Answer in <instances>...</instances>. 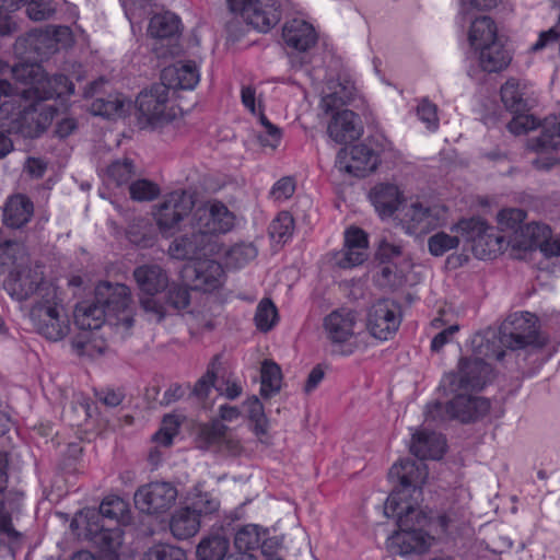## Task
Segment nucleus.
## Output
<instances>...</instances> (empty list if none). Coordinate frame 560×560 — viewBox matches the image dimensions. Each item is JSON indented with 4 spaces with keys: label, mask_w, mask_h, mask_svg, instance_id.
I'll return each instance as SVG.
<instances>
[{
    "label": "nucleus",
    "mask_w": 560,
    "mask_h": 560,
    "mask_svg": "<svg viewBox=\"0 0 560 560\" xmlns=\"http://www.w3.org/2000/svg\"><path fill=\"white\" fill-rule=\"evenodd\" d=\"M38 293L39 301L33 302L28 313L33 328L48 340L63 339L70 331V320L58 288L45 287Z\"/></svg>",
    "instance_id": "3"
},
{
    "label": "nucleus",
    "mask_w": 560,
    "mask_h": 560,
    "mask_svg": "<svg viewBox=\"0 0 560 560\" xmlns=\"http://www.w3.org/2000/svg\"><path fill=\"white\" fill-rule=\"evenodd\" d=\"M278 319V311L275 304L269 299H264L259 302L256 314L255 323L260 331H269Z\"/></svg>",
    "instance_id": "49"
},
{
    "label": "nucleus",
    "mask_w": 560,
    "mask_h": 560,
    "mask_svg": "<svg viewBox=\"0 0 560 560\" xmlns=\"http://www.w3.org/2000/svg\"><path fill=\"white\" fill-rule=\"evenodd\" d=\"M33 214V201L23 194H15L4 202L2 222L8 229L21 230L31 221Z\"/></svg>",
    "instance_id": "19"
},
{
    "label": "nucleus",
    "mask_w": 560,
    "mask_h": 560,
    "mask_svg": "<svg viewBox=\"0 0 560 560\" xmlns=\"http://www.w3.org/2000/svg\"><path fill=\"white\" fill-rule=\"evenodd\" d=\"M135 174V164L130 159H122L114 161L107 167L108 180L114 183L116 186H121L129 183L130 178Z\"/></svg>",
    "instance_id": "50"
},
{
    "label": "nucleus",
    "mask_w": 560,
    "mask_h": 560,
    "mask_svg": "<svg viewBox=\"0 0 560 560\" xmlns=\"http://www.w3.org/2000/svg\"><path fill=\"white\" fill-rule=\"evenodd\" d=\"M359 117L349 109L337 112L328 125V133L337 143L352 141L361 136Z\"/></svg>",
    "instance_id": "26"
},
{
    "label": "nucleus",
    "mask_w": 560,
    "mask_h": 560,
    "mask_svg": "<svg viewBox=\"0 0 560 560\" xmlns=\"http://www.w3.org/2000/svg\"><path fill=\"white\" fill-rule=\"evenodd\" d=\"M128 503L117 497H106L100 505V515L108 521H115L119 526L128 517Z\"/></svg>",
    "instance_id": "46"
},
{
    "label": "nucleus",
    "mask_w": 560,
    "mask_h": 560,
    "mask_svg": "<svg viewBox=\"0 0 560 560\" xmlns=\"http://www.w3.org/2000/svg\"><path fill=\"white\" fill-rule=\"evenodd\" d=\"M220 502L209 492H203L199 487H195L191 492L190 508L200 518L202 515L215 513L219 510Z\"/></svg>",
    "instance_id": "47"
},
{
    "label": "nucleus",
    "mask_w": 560,
    "mask_h": 560,
    "mask_svg": "<svg viewBox=\"0 0 560 560\" xmlns=\"http://www.w3.org/2000/svg\"><path fill=\"white\" fill-rule=\"evenodd\" d=\"M228 5L261 33L269 32L281 19V8L276 0H228Z\"/></svg>",
    "instance_id": "11"
},
{
    "label": "nucleus",
    "mask_w": 560,
    "mask_h": 560,
    "mask_svg": "<svg viewBox=\"0 0 560 560\" xmlns=\"http://www.w3.org/2000/svg\"><path fill=\"white\" fill-rule=\"evenodd\" d=\"M14 77L30 84L21 89L37 102L69 96L74 92V84L65 74L47 75L38 65H21L13 69Z\"/></svg>",
    "instance_id": "4"
},
{
    "label": "nucleus",
    "mask_w": 560,
    "mask_h": 560,
    "mask_svg": "<svg viewBox=\"0 0 560 560\" xmlns=\"http://www.w3.org/2000/svg\"><path fill=\"white\" fill-rule=\"evenodd\" d=\"M129 194L136 201H151L160 195V187L149 179H138L129 185Z\"/></svg>",
    "instance_id": "54"
},
{
    "label": "nucleus",
    "mask_w": 560,
    "mask_h": 560,
    "mask_svg": "<svg viewBox=\"0 0 560 560\" xmlns=\"http://www.w3.org/2000/svg\"><path fill=\"white\" fill-rule=\"evenodd\" d=\"M166 299L167 304L175 310H184L189 305L190 302L188 289L179 284H172L168 287Z\"/></svg>",
    "instance_id": "63"
},
{
    "label": "nucleus",
    "mask_w": 560,
    "mask_h": 560,
    "mask_svg": "<svg viewBox=\"0 0 560 560\" xmlns=\"http://www.w3.org/2000/svg\"><path fill=\"white\" fill-rule=\"evenodd\" d=\"M526 219V212L518 208L502 209L498 213V222L502 230L517 232Z\"/></svg>",
    "instance_id": "55"
},
{
    "label": "nucleus",
    "mask_w": 560,
    "mask_h": 560,
    "mask_svg": "<svg viewBox=\"0 0 560 560\" xmlns=\"http://www.w3.org/2000/svg\"><path fill=\"white\" fill-rule=\"evenodd\" d=\"M501 329H488L483 334L476 335L471 345L476 358L502 360L505 355V345L503 342Z\"/></svg>",
    "instance_id": "29"
},
{
    "label": "nucleus",
    "mask_w": 560,
    "mask_h": 560,
    "mask_svg": "<svg viewBox=\"0 0 560 560\" xmlns=\"http://www.w3.org/2000/svg\"><path fill=\"white\" fill-rule=\"evenodd\" d=\"M162 79L168 90H192L198 84L200 74L194 61H178L163 70Z\"/></svg>",
    "instance_id": "23"
},
{
    "label": "nucleus",
    "mask_w": 560,
    "mask_h": 560,
    "mask_svg": "<svg viewBox=\"0 0 560 560\" xmlns=\"http://www.w3.org/2000/svg\"><path fill=\"white\" fill-rule=\"evenodd\" d=\"M446 221L447 209L439 203L413 201L400 210V222L408 234H427Z\"/></svg>",
    "instance_id": "8"
},
{
    "label": "nucleus",
    "mask_w": 560,
    "mask_h": 560,
    "mask_svg": "<svg viewBox=\"0 0 560 560\" xmlns=\"http://www.w3.org/2000/svg\"><path fill=\"white\" fill-rule=\"evenodd\" d=\"M27 261V253L23 243L7 240L0 244V266L15 270Z\"/></svg>",
    "instance_id": "42"
},
{
    "label": "nucleus",
    "mask_w": 560,
    "mask_h": 560,
    "mask_svg": "<svg viewBox=\"0 0 560 560\" xmlns=\"http://www.w3.org/2000/svg\"><path fill=\"white\" fill-rule=\"evenodd\" d=\"M195 194L187 190H174L167 194L156 207L154 218L160 232L168 236L192 211Z\"/></svg>",
    "instance_id": "10"
},
{
    "label": "nucleus",
    "mask_w": 560,
    "mask_h": 560,
    "mask_svg": "<svg viewBox=\"0 0 560 560\" xmlns=\"http://www.w3.org/2000/svg\"><path fill=\"white\" fill-rule=\"evenodd\" d=\"M94 299L107 313L118 314L125 311L130 303V290L122 283L101 282L95 288Z\"/></svg>",
    "instance_id": "21"
},
{
    "label": "nucleus",
    "mask_w": 560,
    "mask_h": 560,
    "mask_svg": "<svg viewBox=\"0 0 560 560\" xmlns=\"http://www.w3.org/2000/svg\"><path fill=\"white\" fill-rule=\"evenodd\" d=\"M168 255L177 260H199L220 253L218 241L206 238L199 231L175 238L168 246Z\"/></svg>",
    "instance_id": "15"
},
{
    "label": "nucleus",
    "mask_w": 560,
    "mask_h": 560,
    "mask_svg": "<svg viewBox=\"0 0 560 560\" xmlns=\"http://www.w3.org/2000/svg\"><path fill=\"white\" fill-rule=\"evenodd\" d=\"M478 50L479 65L486 72H499L505 69L512 59L510 52L500 42L492 43V45H487Z\"/></svg>",
    "instance_id": "36"
},
{
    "label": "nucleus",
    "mask_w": 560,
    "mask_h": 560,
    "mask_svg": "<svg viewBox=\"0 0 560 560\" xmlns=\"http://www.w3.org/2000/svg\"><path fill=\"white\" fill-rule=\"evenodd\" d=\"M459 245L457 235H450L445 232H438L428 241L429 252L433 256H442L446 252L456 248Z\"/></svg>",
    "instance_id": "53"
},
{
    "label": "nucleus",
    "mask_w": 560,
    "mask_h": 560,
    "mask_svg": "<svg viewBox=\"0 0 560 560\" xmlns=\"http://www.w3.org/2000/svg\"><path fill=\"white\" fill-rule=\"evenodd\" d=\"M73 348L77 349L80 355L94 357L95 354H103L106 345L103 340L92 338V334L82 335L74 338L72 341Z\"/></svg>",
    "instance_id": "56"
},
{
    "label": "nucleus",
    "mask_w": 560,
    "mask_h": 560,
    "mask_svg": "<svg viewBox=\"0 0 560 560\" xmlns=\"http://www.w3.org/2000/svg\"><path fill=\"white\" fill-rule=\"evenodd\" d=\"M268 529L255 524H247L240 527L234 537V545L241 553H248L259 547L266 552Z\"/></svg>",
    "instance_id": "33"
},
{
    "label": "nucleus",
    "mask_w": 560,
    "mask_h": 560,
    "mask_svg": "<svg viewBox=\"0 0 560 560\" xmlns=\"http://www.w3.org/2000/svg\"><path fill=\"white\" fill-rule=\"evenodd\" d=\"M452 232L460 233L466 242L471 243V250L479 259H490L501 250L503 236L480 219H464L452 228Z\"/></svg>",
    "instance_id": "9"
},
{
    "label": "nucleus",
    "mask_w": 560,
    "mask_h": 560,
    "mask_svg": "<svg viewBox=\"0 0 560 560\" xmlns=\"http://www.w3.org/2000/svg\"><path fill=\"white\" fill-rule=\"evenodd\" d=\"M491 366L482 358H462L458 371L444 375L440 389L448 393L480 390L489 381Z\"/></svg>",
    "instance_id": "6"
},
{
    "label": "nucleus",
    "mask_w": 560,
    "mask_h": 560,
    "mask_svg": "<svg viewBox=\"0 0 560 560\" xmlns=\"http://www.w3.org/2000/svg\"><path fill=\"white\" fill-rule=\"evenodd\" d=\"M177 495V489L171 482H150L136 491L135 503L142 512L159 514L170 510L175 504Z\"/></svg>",
    "instance_id": "13"
},
{
    "label": "nucleus",
    "mask_w": 560,
    "mask_h": 560,
    "mask_svg": "<svg viewBox=\"0 0 560 560\" xmlns=\"http://www.w3.org/2000/svg\"><path fill=\"white\" fill-rule=\"evenodd\" d=\"M556 45L560 46V27H558V24L548 31L541 32L537 42L532 46L530 50L536 52L548 47H553Z\"/></svg>",
    "instance_id": "64"
},
{
    "label": "nucleus",
    "mask_w": 560,
    "mask_h": 560,
    "mask_svg": "<svg viewBox=\"0 0 560 560\" xmlns=\"http://www.w3.org/2000/svg\"><path fill=\"white\" fill-rule=\"evenodd\" d=\"M469 392L459 390L454 394L452 399H462L463 404H457L455 411H463L469 416L467 419H458L459 421L466 423L476 421L482 417H485L490 410V400L485 397L472 396L468 394ZM445 395H451L452 393L444 392Z\"/></svg>",
    "instance_id": "35"
},
{
    "label": "nucleus",
    "mask_w": 560,
    "mask_h": 560,
    "mask_svg": "<svg viewBox=\"0 0 560 560\" xmlns=\"http://www.w3.org/2000/svg\"><path fill=\"white\" fill-rule=\"evenodd\" d=\"M45 287H56L44 281L43 273L30 268H19L11 271V278L8 281V289L12 296L19 301L33 298V302L39 301V291Z\"/></svg>",
    "instance_id": "17"
},
{
    "label": "nucleus",
    "mask_w": 560,
    "mask_h": 560,
    "mask_svg": "<svg viewBox=\"0 0 560 560\" xmlns=\"http://www.w3.org/2000/svg\"><path fill=\"white\" fill-rule=\"evenodd\" d=\"M125 100L120 94L97 97L91 104V112L96 116L114 118L124 113Z\"/></svg>",
    "instance_id": "45"
},
{
    "label": "nucleus",
    "mask_w": 560,
    "mask_h": 560,
    "mask_svg": "<svg viewBox=\"0 0 560 560\" xmlns=\"http://www.w3.org/2000/svg\"><path fill=\"white\" fill-rule=\"evenodd\" d=\"M257 254V248L253 244L241 243L232 246L226 252V257L230 264H233L234 267L240 268L255 259Z\"/></svg>",
    "instance_id": "52"
},
{
    "label": "nucleus",
    "mask_w": 560,
    "mask_h": 560,
    "mask_svg": "<svg viewBox=\"0 0 560 560\" xmlns=\"http://www.w3.org/2000/svg\"><path fill=\"white\" fill-rule=\"evenodd\" d=\"M89 533L93 535L94 541L101 547V549L107 552L106 559L115 557L118 560L117 550L122 545L124 532L120 526L114 527L101 526L100 529H93V524H89Z\"/></svg>",
    "instance_id": "38"
},
{
    "label": "nucleus",
    "mask_w": 560,
    "mask_h": 560,
    "mask_svg": "<svg viewBox=\"0 0 560 560\" xmlns=\"http://www.w3.org/2000/svg\"><path fill=\"white\" fill-rule=\"evenodd\" d=\"M282 37L288 47L298 51L308 50L317 40L313 25L300 19H293L284 24Z\"/></svg>",
    "instance_id": "22"
},
{
    "label": "nucleus",
    "mask_w": 560,
    "mask_h": 560,
    "mask_svg": "<svg viewBox=\"0 0 560 560\" xmlns=\"http://www.w3.org/2000/svg\"><path fill=\"white\" fill-rule=\"evenodd\" d=\"M541 132L538 137L528 139L527 148L530 151L540 153L557 149L560 138V115H550L541 124Z\"/></svg>",
    "instance_id": "30"
},
{
    "label": "nucleus",
    "mask_w": 560,
    "mask_h": 560,
    "mask_svg": "<svg viewBox=\"0 0 560 560\" xmlns=\"http://www.w3.org/2000/svg\"><path fill=\"white\" fill-rule=\"evenodd\" d=\"M144 560H185V552L178 547L159 544L145 552Z\"/></svg>",
    "instance_id": "58"
},
{
    "label": "nucleus",
    "mask_w": 560,
    "mask_h": 560,
    "mask_svg": "<svg viewBox=\"0 0 560 560\" xmlns=\"http://www.w3.org/2000/svg\"><path fill=\"white\" fill-rule=\"evenodd\" d=\"M54 118L51 106L37 102L11 83L0 84V125L23 138L40 137Z\"/></svg>",
    "instance_id": "2"
},
{
    "label": "nucleus",
    "mask_w": 560,
    "mask_h": 560,
    "mask_svg": "<svg viewBox=\"0 0 560 560\" xmlns=\"http://www.w3.org/2000/svg\"><path fill=\"white\" fill-rule=\"evenodd\" d=\"M197 446L203 451H212L228 455H236L241 451L240 441L220 420L201 424L196 438Z\"/></svg>",
    "instance_id": "14"
},
{
    "label": "nucleus",
    "mask_w": 560,
    "mask_h": 560,
    "mask_svg": "<svg viewBox=\"0 0 560 560\" xmlns=\"http://www.w3.org/2000/svg\"><path fill=\"white\" fill-rule=\"evenodd\" d=\"M105 310L96 300L83 301L77 304L73 317L75 326L85 331L100 329L105 322Z\"/></svg>",
    "instance_id": "31"
},
{
    "label": "nucleus",
    "mask_w": 560,
    "mask_h": 560,
    "mask_svg": "<svg viewBox=\"0 0 560 560\" xmlns=\"http://www.w3.org/2000/svg\"><path fill=\"white\" fill-rule=\"evenodd\" d=\"M417 116L427 125L429 130H436L439 128L438 107L435 104L427 98L419 102L417 106Z\"/></svg>",
    "instance_id": "60"
},
{
    "label": "nucleus",
    "mask_w": 560,
    "mask_h": 560,
    "mask_svg": "<svg viewBox=\"0 0 560 560\" xmlns=\"http://www.w3.org/2000/svg\"><path fill=\"white\" fill-rule=\"evenodd\" d=\"M72 43V32L68 26L48 27L34 34V47L36 50L45 48L44 54H54L60 48L70 47Z\"/></svg>",
    "instance_id": "28"
},
{
    "label": "nucleus",
    "mask_w": 560,
    "mask_h": 560,
    "mask_svg": "<svg viewBox=\"0 0 560 560\" xmlns=\"http://www.w3.org/2000/svg\"><path fill=\"white\" fill-rule=\"evenodd\" d=\"M537 322V317L529 312H520L508 316L500 326L505 347L518 350L534 345L538 334Z\"/></svg>",
    "instance_id": "12"
},
{
    "label": "nucleus",
    "mask_w": 560,
    "mask_h": 560,
    "mask_svg": "<svg viewBox=\"0 0 560 560\" xmlns=\"http://www.w3.org/2000/svg\"><path fill=\"white\" fill-rule=\"evenodd\" d=\"M501 100L505 108L513 114L524 113L527 109V102L516 79H510L501 86Z\"/></svg>",
    "instance_id": "43"
},
{
    "label": "nucleus",
    "mask_w": 560,
    "mask_h": 560,
    "mask_svg": "<svg viewBox=\"0 0 560 560\" xmlns=\"http://www.w3.org/2000/svg\"><path fill=\"white\" fill-rule=\"evenodd\" d=\"M540 124L533 115L518 113L508 124V129L511 133L518 136L536 129Z\"/></svg>",
    "instance_id": "61"
},
{
    "label": "nucleus",
    "mask_w": 560,
    "mask_h": 560,
    "mask_svg": "<svg viewBox=\"0 0 560 560\" xmlns=\"http://www.w3.org/2000/svg\"><path fill=\"white\" fill-rule=\"evenodd\" d=\"M244 406L248 412L250 421L255 423V431L257 434H264L267 431V419L264 412V406L257 396L248 398Z\"/></svg>",
    "instance_id": "57"
},
{
    "label": "nucleus",
    "mask_w": 560,
    "mask_h": 560,
    "mask_svg": "<svg viewBox=\"0 0 560 560\" xmlns=\"http://www.w3.org/2000/svg\"><path fill=\"white\" fill-rule=\"evenodd\" d=\"M355 324V314L347 308L332 311L324 319L327 337L334 343L347 342L354 335Z\"/></svg>",
    "instance_id": "20"
},
{
    "label": "nucleus",
    "mask_w": 560,
    "mask_h": 560,
    "mask_svg": "<svg viewBox=\"0 0 560 560\" xmlns=\"http://www.w3.org/2000/svg\"><path fill=\"white\" fill-rule=\"evenodd\" d=\"M219 365V358L215 357L208 365L207 372L196 382L192 388V395L198 399L208 397L212 387L215 386L217 366Z\"/></svg>",
    "instance_id": "51"
},
{
    "label": "nucleus",
    "mask_w": 560,
    "mask_h": 560,
    "mask_svg": "<svg viewBox=\"0 0 560 560\" xmlns=\"http://www.w3.org/2000/svg\"><path fill=\"white\" fill-rule=\"evenodd\" d=\"M26 13L33 21L48 20L55 13L49 0H30L26 4Z\"/></svg>",
    "instance_id": "62"
},
{
    "label": "nucleus",
    "mask_w": 560,
    "mask_h": 560,
    "mask_svg": "<svg viewBox=\"0 0 560 560\" xmlns=\"http://www.w3.org/2000/svg\"><path fill=\"white\" fill-rule=\"evenodd\" d=\"M401 322L399 307L390 300H381L369 311L366 326L370 334L380 340H388Z\"/></svg>",
    "instance_id": "16"
},
{
    "label": "nucleus",
    "mask_w": 560,
    "mask_h": 560,
    "mask_svg": "<svg viewBox=\"0 0 560 560\" xmlns=\"http://www.w3.org/2000/svg\"><path fill=\"white\" fill-rule=\"evenodd\" d=\"M170 530L172 535L184 540L195 536L200 529V518L197 513L185 506L176 510L170 520Z\"/></svg>",
    "instance_id": "32"
},
{
    "label": "nucleus",
    "mask_w": 560,
    "mask_h": 560,
    "mask_svg": "<svg viewBox=\"0 0 560 560\" xmlns=\"http://www.w3.org/2000/svg\"><path fill=\"white\" fill-rule=\"evenodd\" d=\"M195 285L205 291L213 290L221 284L223 268L213 259L200 258L195 262Z\"/></svg>",
    "instance_id": "34"
},
{
    "label": "nucleus",
    "mask_w": 560,
    "mask_h": 560,
    "mask_svg": "<svg viewBox=\"0 0 560 560\" xmlns=\"http://www.w3.org/2000/svg\"><path fill=\"white\" fill-rule=\"evenodd\" d=\"M420 466L411 459H402L392 466L390 478H397L398 486L385 501L384 513L396 517L397 530L388 537L387 548L395 555L406 556L427 551L433 538L425 532L429 517L420 509L422 489Z\"/></svg>",
    "instance_id": "1"
},
{
    "label": "nucleus",
    "mask_w": 560,
    "mask_h": 560,
    "mask_svg": "<svg viewBox=\"0 0 560 560\" xmlns=\"http://www.w3.org/2000/svg\"><path fill=\"white\" fill-rule=\"evenodd\" d=\"M133 278L140 291L155 295L168 284L166 272L159 265H142L135 269Z\"/></svg>",
    "instance_id": "27"
},
{
    "label": "nucleus",
    "mask_w": 560,
    "mask_h": 560,
    "mask_svg": "<svg viewBox=\"0 0 560 560\" xmlns=\"http://www.w3.org/2000/svg\"><path fill=\"white\" fill-rule=\"evenodd\" d=\"M368 258V248H352L343 246L342 250L337 254L336 261L340 268H352L363 264Z\"/></svg>",
    "instance_id": "59"
},
{
    "label": "nucleus",
    "mask_w": 560,
    "mask_h": 560,
    "mask_svg": "<svg viewBox=\"0 0 560 560\" xmlns=\"http://www.w3.org/2000/svg\"><path fill=\"white\" fill-rule=\"evenodd\" d=\"M370 200L382 218H388L399 209L402 194L394 184H378L371 189Z\"/></svg>",
    "instance_id": "25"
},
{
    "label": "nucleus",
    "mask_w": 560,
    "mask_h": 560,
    "mask_svg": "<svg viewBox=\"0 0 560 560\" xmlns=\"http://www.w3.org/2000/svg\"><path fill=\"white\" fill-rule=\"evenodd\" d=\"M168 97L170 91L164 83H155L140 92L136 100L140 128L154 129L172 120L174 115L168 110Z\"/></svg>",
    "instance_id": "5"
},
{
    "label": "nucleus",
    "mask_w": 560,
    "mask_h": 560,
    "mask_svg": "<svg viewBox=\"0 0 560 560\" xmlns=\"http://www.w3.org/2000/svg\"><path fill=\"white\" fill-rule=\"evenodd\" d=\"M230 541L222 535H210L200 540L196 555L198 560H226Z\"/></svg>",
    "instance_id": "39"
},
{
    "label": "nucleus",
    "mask_w": 560,
    "mask_h": 560,
    "mask_svg": "<svg viewBox=\"0 0 560 560\" xmlns=\"http://www.w3.org/2000/svg\"><path fill=\"white\" fill-rule=\"evenodd\" d=\"M260 377V395L264 398H269L280 390L282 374L277 363L268 360L264 361Z\"/></svg>",
    "instance_id": "44"
},
{
    "label": "nucleus",
    "mask_w": 560,
    "mask_h": 560,
    "mask_svg": "<svg viewBox=\"0 0 560 560\" xmlns=\"http://www.w3.org/2000/svg\"><path fill=\"white\" fill-rule=\"evenodd\" d=\"M340 168L358 177L373 172L378 164L377 154L366 144L352 145L349 151L341 150L338 154Z\"/></svg>",
    "instance_id": "18"
},
{
    "label": "nucleus",
    "mask_w": 560,
    "mask_h": 560,
    "mask_svg": "<svg viewBox=\"0 0 560 560\" xmlns=\"http://www.w3.org/2000/svg\"><path fill=\"white\" fill-rule=\"evenodd\" d=\"M294 220L293 217L287 212H280L269 226V234L271 238L278 243H285L293 234Z\"/></svg>",
    "instance_id": "48"
},
{
    "label": "nucleus",
    "mask_w": 560,
    "mask_h": 560,
    "mask_svg": "<svg viewBox=\"0 0 560 560\" xmlns=\"http://www.w3.org/2000/svg\"><path fill=\"white\" fill-rule=\"evenodd\" d=\"M180 20L171 12L155 14L151 18L148 32L154 38H173L179 34Z\"/></svg>",
    "instance_id": "41"
},
{
    "label": "nucleus",
    "mask_w": 560,
    "mask_h": 560,
    "mask_svg": "<svg viewBox=\"0 0 560 560\" xmlns=\"http://www.w3.org/2000/svg\"><path fill=\"white\" fill-rule=\"evenodd\" d=\"M234 226V213L218 200H209L200 205L192 213V230L199 231L210 241H217L219 235L231 232Z\"/></svg>",
    "instance_id": "7"
},
{
    "label": "nucleus",
    "mask_w": 560,
    "mask_h": 560,
    "mask_svg": "<svg viewBox=\"0 0 560 560\" xmlns=\"http://www.w3.org/2000/svg\"><path fill=\"white\" fill-rule=\"evenodd\" d=\"M457 404H463V400L451 399L447 404L443 405L440 401H434L427 405L425 408V422L433 424H441L453 419H467L469 416L463 411H455L453 408Z\"/></svg>",
    "instance_id": "40"
},
{
    "label": "nucleus",
    "mask_w": 560,
    "mask_h": 560,
    "mask_svg": "<svg viewBox=\"0 0 560 560\" xmlns=\"http://www.w3.org/2000/svg\"><path fill=\"white\" fill-rule=\"evenodd\" d=\"M468 39L476 50L499 43L494 21L489 16L475 19L470 25Z\"/></svg>",
    "instance_id": "37"
},
{
    "label": "nucleus",
    "mask_w": 560,
    "mask_h": 560,
    "mask_svg": "<svg viewBox=\"0 0 560 560\" xmlns=\"http://www.w3.org/2000/svg\"><path fill=\"white\" fill-rule=\"evenodd\" d=\"M445 451L446 440L440 433L419 431L412 435L410 452L420 459H440Z\"/></svg>",
    "instance_id": "24"
}]
</instances>
